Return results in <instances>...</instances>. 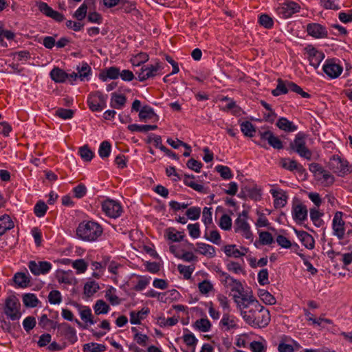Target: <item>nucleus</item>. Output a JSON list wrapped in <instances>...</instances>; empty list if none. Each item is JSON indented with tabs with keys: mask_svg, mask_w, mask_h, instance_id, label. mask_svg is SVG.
Masks as SVG:
<instances>
[{
	"mask_svg": "<svg viewBox=\"0 0 352 352\" xmlns=\"http://www.w3.org/2000/svg\"><path fill=\"white\" fill-rule=\"evenodd\" d=\"M263 310V306L258 302H254L248 311H241V315L245 321L253 327H265L270 322L269 311H265L262 319H260V311Z\"/></svg>",
	"mask_w": 352,
	"mask_h": 352,
	"instance_id": "f257e3e1",
	"label": "nucleus"
},
{
	"mask_svg": "<svg viewBox=\"0 0 352 352\" xmlns=\"http://www.w3.org/2000/svg\"><path fill=\"white\" fill-rule=\"evenodd\" d=\"M103 232L101 226L92 221H82L80 223L77 229V236L83 241H94L102 234Z\"/></svg>",
	"mask_w": 352,
	"mask_h": 352,
	"instance_id": "f03ea898",
	"label": "nucleus"
},
{
	"mask_svg": "<svg viewBox=\"0 0 352 352\" xmlns=\"http://www.w3.org/2000/svg\"><path fill=\"white\" fill-rule=\"evenodd\" d=\"M329 168L338 176L343 177L352 171V166L349 165L347 160L342 159L338 155H333L331 157Z\"/></svg>",
	"mask_w": 352,
	"mask_h": 352,
	"instance_id": "7ed1b4c3",
	"label": "nucleus"
},
{
	"mask_svg": "<svg viewBox=\"0 0 352 352\" xmlns=\"http://www.w3.org/2000/svg\"><path fill=\"white\" fill-rule=\"evenodd\" d=\"M306 135L302 132L296 134L294 142L290 143V147L296 152L301 157L311 160V152L306 146Z\"/></svg>",
	"mask_w": 352,
	"mask_h": 352,
	"instance_id": "20e7f679",
	"label": "nucleus"
},
{
	"mask_svg": "<svg viewBox=\"0 0 352 352\" xmlns=\"http://www.w3.org/2000/svg\"><path fill=\"white\" fill-rule=\"evenodd\" d=\"M21 305L19 299L11 296L6 298L4 307V313L12 320H18L21 316L20 311Z\"/></svg>",
	"mask_w": 352,
	"mask_h": 352,
	"instance_id": "39448f33",
	"label": "nucleus"
},
{
	"mask_svg": "<svg viewBox=\"0 0 352 352\" xmlns=\"http://www.w3.org/2000/svg\"><path fill=\"white\" fill-rule=\"evenodd\" d=\"M216 272L219 274L220 280L225 287H229L232 292H236L241 294L244 289L239 280L232 278L228 273L222 271L219 268H217Z\"/></svg>",
	"mask_w": 352,
	"mask_h": 352,
	"instance_id": "423d86ee",
	"label": "nucleus"
},
{
	"mask_svg": "<svg viewBox=\"0 0 352 352\" xmlns=\"http://www.w3.org/2000/svg\"><path fill=\"white\" fill-rule=\"evenodd\" d=\"M107 96L103 95L100 91H96L89 95L87 104L92 111H101L106 107Z\"/></svg>",
	"mask_w": 352,
	"mask_h": 352,
	"instance_id": "0eeeda50",
	"label": "nucleus"
},
{
	"mask_svg": "<svg viewBox=\"0 0 352 352\" xmlns=\"http://www.w3.org/2000/svg\"><path fill=\"white\" fill-rule=\"evenodd\" d=\"M162 69V65L157 63L155 65H144L140 69H135V72L138 75V80L143 82L157 76V72Z\"/></svg>",
	"mask_w": 352,
	"mask_h": 352,
	"instance_id": "6e6552de",
	"label": "nucleus"
},
{
	"mask_svg": "<svg viewBox=\"0 0 352 352\" xmlns=\"http://www.w3.org/2000/svg\"><path fill=\"white\" fill-rule=\"evenodd\" d=\"M300 7L294 1H287L280 3L276 8L277 14L282 18L287 19L300 11Z\"/></svg>",
	"mask_w": 352,
	"mask_h": 352,
	"instance_id": "1a4fd4ad",
	"label": "nucleus"
},
{
	"mask_svg": "<svg viewBox=\"0 0 352 352\" xmlns=\"http://www.w3.org/2000/svg\"><path fill=\"white\" fill-rule=\"evenodd\" d=\"M102 211L111 218H118L122 214V209L120 204L112 199H106L102 204Z\"/></svg>",
	"mask_w": 352,
	"mask_h": 352,
	"instance_id": "9d476101",
	"label": "nucleus"
},
{
	"mask_svg": "<svg viewBox=\"0 0 352 352\" xmlns=\"http://www.w3.org/2000/svg\"><path fill=\"white\" fill-rule=\"evenodd\" d=\"M136 3L135 1H130L129 0H122L117 10H120L122 12L130 14L132 20H140L142 19V14L140 11L136 8Z\"/></svg>",
	"mask_w": 352,
	"mask_h": 352,
	"instance_id": "9b49d317",
	"label": "nucleus"
},
{
	"mask_svg": "<svg viewBox=\"0 0 352 352\" xmlns=\"http://www.w3.org/2000/svg\"><path fill=\"white\" fill-rule=\"evenodd\" d=\"M38 10L50 18H52L56 22H62L65 20L64 15L58 11L52 9L47 3L39 1L36 3Z\"/></svg>",
	"mask_w": 352,
	"mask_h": 352,
	"instance_id": "f8f14e48",
	"label": "nucleus"
},
{
	"mask_svg": "<svg viewBox=\"0 0 352 352\" xmlns=\"http://www.w3.org/2000/svg\"><path fill=\"white\" fill-rule=\"evenodd\" d=\"M57 333L60 336L65 337L71 344L75 343L78 340L76 329L66 322L58 325Z\"/></svg>",
	"mask_w": 352,
	"mask_h": 352,
	"instance_id": "ddd939ff",
	"label": "nucleus"
},
{
	"mask_svg": "<svg viewBox=\"0 0 352 352\" xmlns=\"http://www.w3.org/2000/svg\"><path fill=\"white\" fill-rule=\"evenodd\" d=\"M52 264L47 261H30L28 267L30 272L35 276L47 274L52 269Z\"/></svg>",
	"mask_w": 352,
	"mask_h": 352,
	"instance_id": "4468645a",
	"label": "nucleus"
},
{
	"mask_svg": "<svg viewBox=\"0 0 352 352\" xmlns=\"http://www.w3.org/2000/svg\"><path fill=\"white\" fill-rule=\"evenodd\" d=\"M234 228L235 232L240 233L247 239L253 240V234L250 230V226L244 218L237 217L234 221Z\"/></svg>",
	"mask_w": 352,
	"mask_h": 352,
	"instance_id": "2eb2a0df",
	"label": "nucleus"
},
{
	"mask_svg": "<svg viewBox=\"0 0 352 352\" xmlns=\"http://www.w3.org/2000/svg\"><path fill=\"white\" fill-rule=\"evenodd\" d=\"M342 215L343 213L342 212H336L334 214L332 222L333 234L336 236L339 239H343L345 233V223L342 219Z\"/></svg>",
	"mask_w": 352,
	"mask_h": 352,
	"instance_id": "dca6fc26",
	"label": "nucleus"
},
{
	"mask_svg": "<svg viewBox=\"0 0 352 352\" xmlns=\"http://www.w3.org/2000/svg\"><path fill=\"white\" fill-rule=\"evenodd\" d=\"M324 72L331 78L338 77L342 72V67L333 60H327L322 67Z\"/></svg>",
	"mask_w": 352,
	"mask_h": 352,
	"instance_id": "f3484780",
	"label": "nucleus"
},
{
	"mask_svg": "<svg viewBox=\"0 0 352 352\" xmlns=\"http://www.w3.org/2000/svg\"><path fill=\"white\" fill-rule=\"evenodd\" d=\"M258 135L261 140H267L268 144L275 149H281L283 148L282 141L271 131H258Z\"/></svg>",
	"mask_w": 352,
	"mask_h": 352,
	"instance_id": "a211bd4d",
	"label": "nucleus"
},
{
	"mask_svg": "<svg viewBox=\"0 0 352 352\" xmlns=\"http://www.w3.org/2000/svg\"><path fill=\"white\" fill-rule=\"evenodd\" d=\"M308 34L316 38H324L327 35V31L320 23H308L307 25Z\"/></svg>",
	"mask_w": 352,
	"mask_h": 352,
	"instance_id": "6ab92c4d",
	"label": "nucleus"
},
{
	"mask_svg": "<svg viewBox=\"0 0 352 352\" xmlns=\"http://www.w3.org/2000/svg\"><path fill=\"white\" fill-rule=\"evenodd\" d=\"M270 193L274 198V205L276 208H283L287 204V196L283 190L272 189Z\"/></svg>",
	"mask_w": 352,
	"mask_h": 352,
	"instance_id": "aec40b11",
	"label": "nucleus"
},
{
	"mask_svg": "<svg viewBox=\"0 0 352 352\" xmlns=\"http://www.w3.org/2000/svg\"><path fill=\"white\" fill-rule=\"evenodd\" d=\"M292 215L296 222L305 221L307 219V207L302 204L294 205L292 208Z\"/></svg>",
	"mask_w": 352,
	"mask_h": 352,
	"instance_id": "412c9836",
	"label": "nucleus"
},
{
	"mask_svg": "<svg viewBox=\"0 0 352 352\" xmlns=\"http://www.w3.org/2000/svg\"><path fill=\"white\" fill-rule=\"evenodd\" d=\"M74 305L78 307L80 311V318L85 323H89V324H94L96 323L94 321V316L91 314V310L88 307H82V305L75 303Z\"/></svg>",
	"mask_w": 352,
	"mask_h": 352,
	"instance_id": "4be33fe9",
	"label": "nucleus"
},
{
	"mask_svg": "<svg viewBox=\"0 0 352 352\" xmlns=\"http://www.w3.org/2000/svg\"><path fill=\"white\" fill-rule=\"evenodd\" d=\"M294 230L298 238L305 248L309 250H311L314 248V240L311 234L305 231H298L297 230Z\"/></svg>",
	"mask_w": 352,
	"mask_h": 352,
	"instance_id": "5701e85b",
	"label": "nucleus"
},
{
	"mask_svg": "<svg viewBox=\"0 0 352 352\" xmlns=\"http://www.w3.org/2000/svg\"><path fill=\"white\" fill-rule=\"evenodd\" d=\"M126 98L123 94H119L116 92L111 94L110 106L116 109H122L126 104Z\"/></svg>",
	"mask_w": 352,
	"mask_h": 352,
	"instance_id": "b1692460",
	"label": "nucleus"
},
{
	"mask_svg": "<svg viewBox=\"0 0 352 352\" xmlns=\"http://www.w3.org/2000/svg\"><path fill=\"white\" fill-rule=\"evenodd\" d=\"M197 249L196 251L200 254L208 256L209 258H213L215 256L216 250L215 248L209 244L204 243H197Z\"/></svg>",
	"mask_w": 352,
	"mask_h": 352,
	"instance_id": "393cba45",
	"label": "nucleus"
},
{
	"mask_svg": "<svg viewBox=\"0 0 352 352\" xmlns=\"http://www.w3.org/2000/svg\"><path fill=\"white\" fill-rule=\"evenodd\" d=\"M281 166L283 168L293 171L297 170L298 173H304L305 171L302 166L298 164L296 160H292L289 159H282Z\"/></svg>",
	"mask_w": 352,
	"mask_h": 352,
	"instance_id": "a878e982",
	"label": "nucleus"
},
{
	"mask_svg": "<svg viewBox=\"0 0 352 352\" xmlns=\"http://www.w3.org/2000/svg\"><path fill=\"white\" fill-rule=\"evenodd\" d=\"M276 124L280 130L286 132H294L298 129L297 126L295 125L294 122L284 117L280 118Z\"/></svg>",
	"mask_w": 352,
	"mask_h": 352,
	"instance_id": "bb28decb",
	"label": "nucleus"
},
{
	"mask_svg": "<svg viewBox=\"0 0 352 352\" xmlns=\"http://www.w3.org/2000/svg\"><path fill=\"white\" fill-rule=\"evenodd\" d=\"M309 63L315 69L318 68L320 63L324 58V54L322 52L317 51L315 49L310 50L309 52Z\"/></svg>",
	"mask_w": 352,
	"mask_h": 352,
	"instance_id": "cd10ccee",
	"label": "nucleus"
},
{
	"mask_svg": "<svg viewBox=\"0 0 352 352\" xmlns=\"http://www.w3.org/2000/svg\"><path fill=\"white\" fill-rule=\"evenodd\" d=\"M120 75V69L116 67H110L100 74V78L102 81H107V78L117 79Z\"/></svg>",
	"mask_w": 352,
	"mask_h": 352,
	"instance_id": "c85d7f7f",
	"label": "nucleus"
},
{
	"mask_svg": "<svg viewBox=\"0 0 352 352\" xmlns=\"http://www.w3.org/2000/svg\"><path fill=\"white\" fill-rule=\"evenodd\" d=\"M241 249L244 252H241L239 250L236 249L235 245H228L224 248V252L228 256L239 258L245 256L248 252V248L242 247Z\"/></svg>",
	"mask_w": 352,
	"mask_h": 352,
	"instance_id": "c756f323",
	"label": "nucleus"
},
{
	"mask_svg": "<svg viewBox=\"0 0 352 352\" xmlns=\"http://www.w3.org/2000/svg\"><path fill=\"white\" fill-rule=\"evenodd\" d=\"M51 78L56 82L61 83L65 81L69 74L58 67L53 68L50 72Z\"/></svg>",
	"mask_w": 352,
	"mask_h": 352,
	"instance_id": "7c9ffc66",
	"label": "nucleus"
},
{
	"mask_svg": "<svg viewBox=\"0 0 352 352\" xmlns=\"http://www.w3.org/2000/svg\"><path fill=\"white\" fill-rule=\"evenodd\" d=\"M13 280L18 286L24 288L28 287L30 277L28 272H17L14 274Z\"/></svg>",
	"mask_w": 352,
	"mask_h": 352,
	"instance_id": "2f4dec72",
	"label": "nucleus"
},
{
	"mask_svg": "<svg viewBox=\"0 0 352 352\" xmlns=\"http://www.w3.org/2000/svg\"><path fill=\"white\" fill-rule=\"evenodd\" d=\"M149 313V310L148 308L142 309V310L135 312L131 311L130 312V322L133 324H140V320L144 319Z\"/></svg>",
	"mask_w": 352,
	"mask_h": 352,
	"instance_id": "473e14b6",
	"label": "nucleus"
},
{
	"mask_svg": "<svg viewBox=\"0 0 352 352\" xmlns=\"http://www.w3.org/2000/svg\"><path fill=\"white\" fill-rule=\"evenodd\" d=\"M13 228L14 223L8 215L4 214L0 217V236Z\"/></svg>",
	"mask_w": 352,
	"mask_h": 352,
	"instance_id": "72a5a7b5",
	"label": "nucleus"
},
{
	"mask_svg": "<svg viewBox=\"0 0 352 352\" xmlns=\"http://www.w3.org/2000/svg\"><path fill=\"white\" fill-rule=\"evenodd\" d=\"M288 80H283L281 78L277 80V85L276 89L272 91V94L274 96H278L281 94H286L288 93Z\"/></svg>",
	"mask_w": 352,
	"mask_h": 352,
	"instance_id": "f704fd0d",
	"label": "nucleus"
},
{
	"mask_svg": "<svg viewBox=\"0 0 352 352\" xmlns=\"http://www.w3.org/2000/svg\"><path fill=\"white\" fill-rule=\"evenodd\" d=\"M107 347L104 344L89 342L82 346L83 352H104Z\"/></svg>",
	"mask_w": 352,
	"mask_h": 352,
	"instance_id": "c9c22d12",
	"label": "nucleus"
},
{
	"mask_svg": "<svg viewBox=\"0 0 352 352\" xmlns=\"http://www.w3.org/2000/svg\"><path fill=\"white\" fill-rule=\"evenodd\" d=\"M183 182L186 186L190 187L199 192L207 193L203 185L197 184L192 179H190V175L185 174Z\"/></svg>",
	"mask_w": 352,
	"mask_h": 352,
	"instance_id": "e433bc0d",
	"label": "nucleus"
},
{
	"mask_svg": "<svg viewBox=\"0 0 352 352\" xmlns=\"http://www.w3.org/2000/svg\"><path fill=\"white\" fill-rule=\"evenodd\" d=\"M157 128V125H138L136 124H129L127 126V129L131 132H148Z\"/></svg>",
	"mask_w": 352,
	"mask_h": 352,
	"instance_id": "4c0bfd02",
	"label": "nucleus"
},
{
	"mask_svg": "<svg viewBox=\"0 0 352 352\" xmlns=\"http://www.w3.org/2000/svg\"><path fill=\"white\" fill-rule=\"evenodd\" d=\"M167 143L170 145L174 148H178L179 146H183L186 149L188 150V152H184V156L188 157L190 155L191 147L186 143L177 139V140H173L171 138L167 139Z\"/></svg>",
	"mask_w": 352,
	"mask_h": 352,
	"instance_id": "58836bf2",
	"label": "nucleus"
},
{
	"mask_svg": "<svg viewBox=\"0 0 352 352\" xmlns=\"http://www.w3.org/2000/svg\"><path fill=\"white\" fill-rule=\"evenodd\" d=\"M94 310L96 315L105 314L109 312V306L103 300H98L94 306Z\"/></svg>",
	"mask_w": 352,
	"mask_h": 352,
	"instance_id": "ea45409f",
	"label": "nucleus"
},
{
	"mask_svg": "<svg viewBox=\"0 0 352 352\" xmlns=\"http://www.w3.org/2000/svg\"><path fill=\"white\" fill-rule=\"evenodd\" d=\"M258 294L261 300L267 305H274L276 302V298L266 290L260 289Z\"/></svg>",
	"mask_w": 352,
	"mask_h": 352,
	"instance_id": "a19ab883",
	"label": "nucleus"
},
{
	"mask_svg": "<svg viewBox=\"0 0 352 352\" xmlns=\"http://www.w3.org/2000/svg\"><path fill=\"white\" fill-rule=\"evenodd\" d=\"M220 323L221 324H222V326L226 327V330L227 331L237 327V325L234 321V318L230 317L228 314H223Z\"/></svg>",
	"mask_w": 352,
	"mask_h": 352,
	"instance_id": "79ce46f5",
	"label": "nucleus"
},
{
	"mask_svg": "<svg viewBox=\"0 0 352 352\" xmlns=\"http://www.w3.org/2000/svg\"><path fill=\"white\" fill-rule=\"evenodd\" d=\"M241 131L248 137H253L256 132L255 127L249 121H245L241 124Z\"/></svg>",
	"mask_w": 352,
	"mask_h": 352,
	"instance_id": "37998d69",
	"label": "nucleus"
},
{
	"mask_svg": "<svg viewBox=\"0 0 352 352\" xmlns=\"http://www.w3.org/2000/svg\"><path fill=\"white\" fill-rule=\"evenodd\" d=\"M138 116L141 120H144L146 119H151L156 115L153 108L148 105H145L140 109Z\"/></svg>",
	"mask_w": 352,
	"mask_h": 352,
	"instance_id": "c03bdc74",
	"label": "nucleus"
},
{
	"mask_svg": "<svg viewBox=\"0 0 352 352\" xmlns=\"http://www.w3.org/2000/svg\"><path fill=\"white\" fill-rule=\"evenodd\" d=\"M148 60V55L146 53L141 52L131 59V63L134 67H140Z\"/></svg>",
	"mask_w": 352,
	"mask_h": 352,
	"instance_id": "a18cd8bd",
	"label": "nucleus"
},
{
	"mask_svg": "<svg viewBox=\"0 0 352 352\" xmlns=\"http://www.w3.org/2000/svg\"><path fill=\"white\" fill-rule=\"evenodd\" d=\"M23 302L26 307H35L39 301L34 294H26L23 296Z\"/></svg>",
	"mask_w": 352,
	"mask_h": 352,
	"instance_id": "49530a36",
	"label": "nucleus"
},
{
	"mask_svg": "<svg viewBox=\"0 0 352 352\" xmlns=\"http://www.w3.org/2000/svg\"><path fill=\"white\" fill-rule=\"evenodd\" d=\"M77 70L81 80L87 79L91 71L90 66L85 62H82L81 66H78Z\"/></svg>",
	"mask_w": 352,
	"mask_h": 352,
	"instance_id": "de8ad7c7",
	"label": "nucleus"
},
{
	"mask_svg": "<svg viewBox=\"0 0 352 352\" xmlns=\"http://www.w3.org/2000/svg\"><path fill=\"white\" fill-rule=\"evenodd\" d=\"M111 146L107 141L102 142L99 147L98 153L102 159L109 156L111 153Z\"/></svg>",
	"mask_w": 352,
	"mask_h": 352,
	"instance_id": "09e8293b",
	"label": "nucleus"
},
{
	"mask_svg": "<svg viewBox=\"0 0 352 352\" xmlns=\"http://www.w3.org/2000/svg\"><path fill=\"white\" fill-rule=\"evenodd\" d=\"M259 242L263 245H270L274 243V240L271 233L267 231L260 232Z\"/></svg>",
	"mask_w": 352,
	"mask_h": 352,
	"instance_id": "8fccbe9b",
	"label": "nucleus"
},
{
	"mask_svg": "<svg viewBox=\"0 0 352 352\" xmlns=\"http://www.w3.org/2000/svg\"><path fill=\"white\" fill-rule=\"evenodd\" d=\"M195 327L202 332H208L211 327V323L207 318H201L195 322Z\"/></svg>",
	"mask_w": 352,
	"mask_h": 352,
	"instance_id": "3c124183",
	"label": "nucleus"
},
{
	"mask_svg": "<svg viewBox=\"0 0 352 352\" xmlns=\"http://www.w3.org/2000/svg\"><path fill=\"white\" fill-rule=\"evenodd\" d=\"M78 152L82 159L87 162L91 161L94 155L87 145L80 147Z\"/></svg>",
	"mask_w": 352,
	"mask_h": 352,
	"instance_id": "603ef678",
	"label": "nucleus"
},
{
	"mask_svg": "<svg viewBox=\"0 0 352 352\" xmlns=\"http://www.w3.org/2000/svg\"><path fill=\"white\" fill-rule=\"evenodd\" d=\"M47 210V206L45 203L43 201H39L35 205L34 211L36 217H42L45 214Z\"/></svg>",
	"mask_w": 352,
	"mask_h": 352,
	"instance_id": "864d4df0",
	"label": "nucleus"
},
{
	"mask_svg": "<svg viewBox=\"0 0 352 352\" xmlns=\"http://www.w3.org/2000/svg\"><path fill=\"white\" fill-rule=\"evenodd\" d=\"M3 37L6 38L8 40H12L14 37V34L10 30H3L0 27V44L2 47H6L8 44L3 41Z\"/></svg>",
	"mask_w": 352,
	"mask_h": 352,
	"instance_id": "5fc2aeb1",
	"label": "nucleus"
},
{
	"mask_svg": "<svg viewBox=\"0 0 352 352\" xmlns=\"http://www.w3.org/2000/svg\"><path fill=\"white\" fill-rule=\"evenodd\" d=\"M74 111L72 109L59 108L56 111L55 115L62 119L67 120L73 118Z\"/></svg>",
	"mask_w": 352,
	"mask_h": 352,
	"instance_id": "6e6d98bb",
	"label": "nucleus"
},
{
	"mask_svg": "<svg viewBox=\"0 0 352 352\" xmlns=\"http://www.w3.org/2000/svg\"><path fill=\"white\" fill-rule=\"evenodd\" d=\"M168 239L173 242H179L183 240L184 234L181 232H175L174 229H168L167 231Z\"/></svg>",
	"mask_w": 352,
	"mask_h": 352,
	"instance_id": "4d7b16f0",
	"label": "nucleus"
},
{
	"mask_svg": "<svg viewBox=\"0 0 352 352\" xmlns=\"http://www.w3.org/2000/svg\"><path fill=\"white\" fill-rule=\"evenodd\" d=\"M215 170L220 174L221 177L226 179L232 177V174L229 167L218 165L215 167Z\"/></svg>",
	"mask_w": 352,
	"mask_h": 352,
	"instance_id": "13d9d810",
	"label": "nucleus"
},
{
	"mask_svg": "<svg viewBox=\"0 0 352 352\" xmlns=\"http://www.w3.org/2000/svg\"><path fill=\"white\" fill-rule=\"evenodd\" d=\"M219 227L224 230H229L232 228V219L226 214H223L219 220Z\"/></svg>",
	"mask_w": 352,
	"mask_h": 352,
	"instance_id": "bf43d9fd",
	"label": "nucleus"
},
{
	"mask_svg": "<svg viewBox=\"0 0 352 352\" xmlns=\"http://www.w3.org/2000/svg\"><path fill=\"white\" fill-rule=\"evenodd\" d=\"M98 289L99 287L95 282H89L84 286V294L87 296H91L95 294Z\"/></svg>",
	"mask_w": 352,
	"mask_h": 352,
	"instance_id": "052dcab7",
	"label": "nucleus"
},
{
	"mask_svg": "<svg viewBox=\"0 0 352 352\" xmlns=\"http://www.w3.org/2000/svg\"><path fill=\"white\" fill-rule=\"evenodd\" d=\"M186 214L191 220H197L200 217L201 208L196 206L191 207L186 210Z\"/></svg>",
	"mask_w": 352,
	"mask_h": 352,
	"instance_id": "680f3d73",
	"label": "nucleus"
},
{
	"mask_svg": "<svg viewBox=\"0 0 352 352\" xmlns=\"http://www.w3.org/2000/svg\"><path fill=\"white\" fill-rule=\"evenodd\" d=\"M48 299L51 304H59L62 300L60 292L58 290L51 291L49 294Z\"/></svg>",
	"mask_w": 352,
	"mask_h": 352,
	"instance_id": "e2e57ef3",
	"label": "nucleus"
},
{
	"mask_svg": "<svg viewBox=\"0 0 352 352\" xmlns=\"http://www.w3.org/2000/svg\"><path fill=\"white\" fill-rule=\"evenodd\" d=\"M72 267L77 270L78 273H84L87 268V265L83 259H77L73 262Z\"/></svg>",
	"mask_w": 352,
	"mask_h": 352,
	"instance_id": "0e129e2a",
	"label": "nucleus"
},
{
	"mask_svg": "<svg viewBox=\"0 0 352 352\" xmlns=\"http://www.w3.org/2000/svg\"><path fill=\"white\" fill-rule=\"evenodd\" d=\"M36 325V320L33 316H28L23 321V326L25 331L29 332L33 329Z\"/></svg>",
	"mask_w": 352,
	"mask_h": 352,
	"instance_id": "69168bd1",
	"label": "nucleus"
},
{
	"mask_svg": "<svg viewBox=\"0 0 352 352\" xmlns=\"http://www.w3.org/2000/svg\"><path fill=\"white\" fill-rule=\"evenodd\" d=\"M183 340L186 344V346L196 347L197 343L198 342L195 336L191 333L184 334L183 336Z\"/></svg>",
	"mask_w": 352,
	"mask_h": 352,
	"instance_id": "338daca9",
	"label": "nucleus"
},
{
	"mask_svg": "<svg viewBox=\"0 0 352 352\" xmlns=\"http://www.w3.org/2000/svg\"><path fill=\"white\" fill-rule=\"evenodd\" d=\"M87 10H88L86 8V6L81 4L80 6L76 10L73 16L78 21H82L85 18Z\"/></svg>",
	"mask_w": 352,
	"mask_h": 352,
	"instance_id": "774afa93",
	"label": "nucleus"
}]
</instances>
